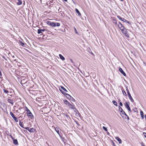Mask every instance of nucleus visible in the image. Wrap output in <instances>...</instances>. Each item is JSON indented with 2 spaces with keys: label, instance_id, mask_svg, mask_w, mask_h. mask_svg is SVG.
<instances>
[{
  "label": "nucleus",
  "instance_id": "1",
  "mask_svg": "<svg viewBox=\"0 0 146 146\" xmlns=\"http://www.w3.org/2000/svg\"><path fill=\"white\" fill-rule=\"evenodd\" d=\"M117 26L119 28L121 31V32L123 34L127 37H129V35L127 31V30L124 27L120 22H119Z\"/></svg>",
  "mask_w": 146,
  "mask_h": 146
},
{
  "label": "nucleus",
  "instance_id": "2",
  "mask_svg": "<svg viewBox=\"0 0 146 146\" xmlns=\"http://www.w3.org/2000/svg\"><path fill=\"white\" fill-rule=\"evenodd\" d=\"M60 91L63 94H64L66 97L69 99L71 101L73 102L75 101V99L73 98L72 97H71L70 95L68 94H66L65 93H64L62 91L60 90Z\"/></svg>",
  "mask_w": 146,
  "mask_h": 146
},
{
  "label": "nucleus",
  "instance_id": "3",
  "mask_svg": "<svg viewBox=\"0 0 146 146\" xmlns=\"http://www.w3.org/2000/svg\"><path fill=\"white\" fill-rule=\"evenodd\" d=\"M10 115H11V116L14 119V120L16 122H17L18 121V120L17 118L16 117H15L14 115V114H13V113L12 112H10Z\"/></svg>",
  "mask_w": 146,
  "mask_h": 146
},
{
  "label": "nucleus",
  "instance_id": "4",
  "mask_svg": "<svg viewBox=\"0 0 146 146\" xmlns=\"http://www.w3.org/2000/svg\"><path fill=\"white\" fill-rule=\"evenodd\" d=\"M27 115L29 116L31 119L34 117L33 115H32L31 112L30 111L28 112H27Z\"/></svg>",
  "mask_w": 146,
  "mask_h": 146
},
{
  "label": "nucleus",
  "instance_id": "5",
  "mask_svg": "<svg viewBox=\"0 0 146 146\" xmlns=\"http://www.w3.org/2000/svg\"><path fill=\"white\" fill-rule=\"evenodd\" d=\"M125 105L126 108H127L128 110L129 111H131L130 108L129 107V105L127 102H126L125 103Z\"/></svg>",
  "mask_w": 146,
  "mask_h": 146
},
{
  "label": "nucleus",
  "instance_id": "6",
  "mask_svg": "<svg viewBox=\"0 0 146 146\" xmlns=\"http://www.w3.org/2000/svg\"><path fill=\"white\" fill-rule=\"evenodd\" d=\"M119 71L124 76H126V74L125 73L121 68H120L119 69Z\"/></svg>",
  "mask_w": 146,
  "mask_h": 146
},
{
  "label": "nucleus",
  "instance_id": "7",
  "mask_svg": "<svg viewBox=\"0 0 146 146\" xmlns=\"http://www.w3.org/2000/svg\"><path fill=\"white\" fill-rule=\"evenodd\" d=\"M121 113H122V115H125L127 117V119H129V117L126 114V113H125V112L123 110H121L120 111Z\"/></svg>",
  "mask_w": 146,
  "mask_h": 146
},
{
  "label": "nucleus",
  "instance_id": "8",
  "mask_svg": "<svg viewBox=\"0 0 146 146\" xmlns=\"http://www.w3.org/2000/svg\"><path fill=\"white\" fill-rule=\"evenodd\" d=\"M16 2L17 5H20L22 3V1L21 0H17Z\"/></svg>",
  "mask_w": 146,
  "mask_h": 146
},
{
  "label": "nucleus",
  "instance_id": "9",
  "mask_svg": "<svg viewBox=\"0 0 146 146\" xmlns=\"http://www.w3.org/2000/svg\"><path fill=\"white\" fill-rule=\"evenodd\" d=\"M7 102L10 103H11L12 105H13L14 104L13 100H11L10 99H8L7 100Z\"/></svg>",
  "mask_w": 146,
  "mask_h": 146
},
{
  "label": "nucleus",
  "instance_id": "10",
  "mask_svg": "<svg viewBox=\"0 0 146 146\" xmlns=\"http://www.w3.org/2000/svg\"><path fill=\"white\" fill-rule=\"evenodd\" d=\"M115 138V139L119 142V143L121 144V140L119 137H116Z\"/></svg>",
  "mask_w": 146,
  "mask_h": 146
},
{
  "label": "nucleus",
  "instance_id": "11",
  "mask_svg": "<svg viewBox=\"0 0 146 146\" xmlns=\"http://www.w3.org/2000/svg\"><path fill=\"white\" fill-rule=\"evenodd\" d=\"M68 106L69 107L72 109H76L74 108V106L70 104L69 105H68Z\"/></svg>",
  "mask_w": 146,
  "mask_h": 146
},
{
  "label": "nucleus",
  "instance_id": "12",
  "mask_svg": "<svg viewBox=\"0 0 146 146\" xmlns=\"http://www.w3.org/2000/svg\"><path fill=\"white\" fill-rule=\"evenodd\" d=\"M75 11H76V12H77V14H78V15L79 16H81V13L80 12L79 10L77 9H76H76Z\"/></svg>",
  "mask_w": 146,
  "mask_h": 146
},
{
  "label": "nucleus",
  "instance_id": "13",
  "mask_svg": "<svg viewBox=\"0 0 146 146\" xmlns=\"http://www.w3.org/2000/svg\"><path fill=\"white\" fill-rule=\"evenodd\" d=\"M35 131V129L34 128H30V129H29V132H30L33 133Z\"/></svg>",
  "mask_w": 146,
  "mask_h": 146
},
{
  "label": "nucleus",
  "instance_id": "14",
  "mask_svg": "<svg viewBox=\"0 0 146 146\" xmlns=\"http://www.w3.org/2000/svg\"><path fill=\"white\" fill-rule=\"evenodd\" d=\"M59 56L60 57V58L63 60H64L65 59L64 58L61 54H59Z\"/></svg>",
  "mask_w": 146,
  "mask_h": 146
},
{
  "label": "nucleus",
  "instance_id": "15",
  "mask_svg": "<svg viewBox=\"0 0 146 146\" xmlns=\"http://www.w3.org/2000/svg\"><path fill=\"white\" fill-rule=\"evenodd\" d=\"M128 97L129 99L130 100L131 102H134V100L133 99L132 97H131V95H129V96H128Z\"/></svg>",
  "mask_w": 146,
  "mask_h": 146
},
{
  "label": "nucleus",
  "instance_id": "16",
  "mask_svg": "<svg viewBox=\"0 0 146 146\" xmlns=\"http://www.w3.org/2000/svg\"><path fill=\"white\" fill-rule=\"evenodd\" d=\"M13 143L15 145H18V142L17 139H13Z\"/></svg>",
  "mask_w": 146,
  "mask_h": 146
},
{
  "label": "nucleus",
  "instance_id": "17",
  "mask_svg": "<svg viewBox=\"0 0 146 146\" xmlns=\"http://www.w3.org/2000/svg\"><path fill=\"white\" fill-rule=\"evenodd\" d=\"M63 102L66 104L68 105L70 104L66 100H64Z\"/></svg>",
  "mask_w": 146,
  "mask_h": 146
},
{
  "label": "nucleus",
  "instance_id": "18",
  "mask_svg": "<svg viewBox=\"0 0 146 146\" xmlns=\"http://www.w3.org/2000/svg\"><path fill=\"white\" fill-rule=\"evenodd\" d=\"M46 23L48 25L51 26L52 23V22H51V21H46Z\"/></svg>",
  "mask_w": 146,
  "mask_h": 146
},
{
  "label": "nucleus",
  "instance_id": "19",
  "mask_svg": "<svg viewBox=\"0 0 146 146\" xmlns=\"http://www.w3.org/2000/svg\"><path fill=\"white\" fill-rule=\"evenodd\" d=\"M27 82V81H26V82H25L24 79L22 80L21 82V84L22 85L23 84H24L25 83H26Z\"/></svg>",
  "mask_w": 146,
  "mask_h": 146
},
{
  "label": "nucleus",
  "instance_id": "20",
  "mask_svg": "<svg viewBox=\"0 0 146 146\" xmlns=\"http://www.w3.org/2000/svg\"><path fill=\"white\" fill-rule=\"evenodd\" d=\"M112 102L113 103V104L115 105L116 106H117V104L116 102L115 101L113 100L112 101Z\"/></svg>",
  "mask_w": 146,
  "mask_h": 146
},
{
  "label": "nucleus",
  "instance_id": "21",
  "mask_svg": "<svg viewBox=\"0 0 146 146\" xmlns=\"http://www.w3.org/2000/svg\"><path fill=\"white\" fill-rule=\"evenodd\" d=\"M55 130L58 134L59 135L58 128V127H56L55 128Z\"/></svg>",
  "mask_w": 146,
  "mask_h": 146
},
{
  "label": "nucleus",
  "instance_id": "22",
  "mask_svg": "<svg viewBox=\"0 0 146 146\" xmlns=\"http://www.w3.org/2000/svg\"><path fill=\"white\" fill-rule=\"evenodd\" d=\"M122 21L124 22H127V23H129V22L127 21L124 18H123L122 19Z\"/></svg>",
  "mask_w": 146,
  "mask_h": 146
},
{
  "label": "nucleus",
  "instance_id": "23",
  "mask_svg": "<svg viewBox=\"0 0 146 146\" xmlns=\"http://www.w3.org/2000/svg\"><path fill=\"white\" fill-rule=\"evenodd\" d=\"M60 23H55V27L56 26L59 27V26H60Z\"/></svg>",
  "mask_w": 146,
  "mask_h": 146
},
{
  "label": "nucleus",
  "instance_id": "24",
  "mask_svg": "<svg viewBox=\"0 0 146 146\" xmlns=\"http://www.w3.org/2000/svg\"><path fill=\"white\" fill-rule=\"evenodd\" d=\"M140 114L141 116V117H142L143 118V111H141Z\"/></svg>",
  "mask_w": 146,
  "mask_h": 146
},
{
  "label": "nucleus",
  "instance_id": "25",
  "mask_svg": "<svg viewBox=\"0 0 146 146\" xmlns=\"http://www.w3.org/2000/svg\"><path fill=\"white\" fill-rule=\"evenodd\" d=\"M19 125H20V126L21 127H23V123L22 122H21V121H20Z\"/></svg>",
  "mask_w": 146,
  "mask_h": 146
},
{
  "label": "nucleus",
  "instance_id": "26",
  "mask_svg": "<svg viewBox=\"0 0 146 146\" xmlns=\"http://www.w3.org/2000/svg\"><path fill=\"white\" fill-rule=\"evenodd\" d=\"M4 92L6 94H8L9 92V91L8 90H5L4 89H3Z\"/></svg>",
  "mask_w": 146,
  "mask_h": 146
},
{
  "label": "nucleus",
  "instance_id": "27",
  "mask_svg": "<svg viewBox=\"0 0 146 146\" xmlns=\"http://www.w3.org/2000/svg\"><path fill=\"white\" fill-rule=\"evenodd\" d=\"M122 92L124 95L125 96H126L127 95L126 93L124 90H122Z\"/></svg>",
  "mask_w": 146,
  "mask_h": 146
},
{
  "label": "nucleus",
  "instance_id": "28",
  "mask_svg": "<svg viewBox=\"0 0 146 146\" xmlns=\"http://www.w3.org/2000/svg\"><path fill=\"white\" fill-rule=\"evenodd\" d=\"M19 44L22 46H23L24 45V44L20 41H19Z\"/></svg>",
  "mask_w": 146,
  "mask_h": 146
},
{
  "label": "nucleus",
  "instance_id": "29",
  "mask_svg": "<svg viewBox=\"0 0 146 146\" xmlns=\"http://www.w3.org/2000/svg\"><path fill=\"white\" fill-rule=\"evenodd\" d=\"M41 33H42V31L40 30V29H38V34H40Z\"/></svg>",
  "mask_w": 146,
  "mask_h": 146
},
{
  "label": "nucleus",
  "instance_id": "30",
  "mask_svg": "<svg viewBox=\"0 0 146 146\" xmlns=\"http://www.w3.org/2000/svg\"><path fill=\"white\" fill-rule=\"evenodd\" d=\"M61 89H62V90H64L66 92H67V90H66L65 88L61 86Z\"/></svg>",
  "mask_w": 146,
  "mask_h": 146
},
{
  "label": "nucleus",
  "instance_id": "31",
  "mask_svg": "<svg viewBox=\"0 0 146 146\" xmlns=\"http://www.w3.org/2000/svg\"><path fill=\"white\" fill-rule=\"evenodd\" d=\"M102 128L105 131H107V129L105 127L103 126Z\"/></svg>",
  "mask_w": 146,
  "mask_h": 146
},
{
  "label": "nucleus",
  "instance_id": "32",
  "mask_svg": "<svg viewBox=\"0 0 146 146\" xmlns=\"http://www.w3.org/2000/svg\"><path fill=\"white\" fill-rule=\"evenodd\" d=\"M117 18H118L120 20H121L122 21V19L123 18H122L120 16H118L117 17Z\"/></svg>",
  "mask_w": 146,
  "mask_h": 146
},
{
  "label": "nucleus",
  "instance_id": "33",
  "mask_svg": "<svg viewBox=\"0 0 146 146\" xmlns=\"http://www.w3.org/2000/svg\"><path fill=\"white\" fill-rule=\"evenodd\" d=\"M55 23H54V22H52L51 26L53 27H55Z\"/></svg>",
  "mask_w": 146,
  "mask_h": 146
},
{
  "label": "nucleus",
  "instance_id": "34",
  "mask_svg": "<svg viewBox=\"0 0 146 146\" xmlns=\"http://www.w3.org/2000/svg\"><path fill=\"white\" fill-rule=\"evenodd\" d=\"M113 23L115 24V25H118L116 21L115 20H114V21L113 22Z\"/></svg>",
  "mask_w": 146,
  "mask_h": 146
},
{
  "label": "nucleus",
  "instance_id": "35",
  "mask_svg": "<svg viewBox=\"0 0 146 146\" xmlns=\"http://www.w3.org/2000/svg\"><path fill=\"white\" fill-rule=\"evenodd\" d=\"M74 31H75V33L76 34H78V33L77 31V30H76V28L74 27Z\"/></svg>",
  "mask_w": 146,
  "mask_h": 146
},
{
  "label": "nucleus",
  "instance_id": "36",
  "mask_svg": "<svg viewBox=\"0 0 146 146\" xmlns=\"http://www.w3.org/2000/svg\"><path fill=\"white\" fill-rule=\"evenodd\" d=\"M119 110H120V111H121V110H123L122 109V108L120 106H119Z\"/></svg>",
  "mask_w": 146,
  "mask_h": 146
},
{
  "label": "nucleus",
  "instance_id": "37",
  "mask_svg": "<svg viewBox=\"0 0 146 146\" xmlns=\"http://www.w3.org/2000/svg\"><path fill=\"white\" fill-rule=\"evenodd\" d=\"M26 111L27 112L30 111L29 110L27 107H26Z\"/></svg>",
  "mask_w": 146,
  "mask_h": 146
},
{
  "label": "nucleus",
  "instance_id": "38",
  "mask_svg": "<svg viewBox=\"0 0 146 146\" xmlns=\"http://www.w3.org/2000/svg\"><path fill=\"white\" fill-rule=\"evenodd\" d=\"M27 130H28L29 131V129H30V128L29 127H27L26 128H25Z\"/></svg>",
  "mask_w": 146,
  "mask_h": 146
},
{
  "label": "nucleus",
  "instance_id": "39",
  "mask_svg": "<svg viewBox=\"0 0 146 146\" xmlns=\"http://www.w3.org/2000/svg\"><path fill=\"white\" fill-rule=\"evenodd\" d=\"M75 122H76V124L78 125L79 126L80 125L79 124L78 122L77 121H75Z\"/></svg>",
  "mask_w": 146,
  "mask_h": 146
},
{
  "label": "nucleus",
  "instance_id": "40",
  "mask_svg": "<svg viewBox=\"0 0 146 146\" xmlns=\"http://www.w3.org/2000/svg\"><path fill=\"white\" fill-rule=\"evenodd\" d=\"M143 134L144 135V136L146 138V133H145V132H144L143 133Z\"/></svg>",
  "mask_w": 146,
  "mask_h": 146
},
{
  "label": "nucleus",
  "instance_id": "41",
  "mask_svg": "<svg viewBox=\"0 0 146 146\" xmlns=\"http://www.w3.org/2000/svg\"><path fill=\"white\" fill-rule=\"evenodd\" d=\"M126 90L127 92H129L127 87H126Z\"/></svg>",
  "mask_w": 146,
  "mask_h": 146
},
{
  "label": "nucleus",
  "instance_id": "42",
  "mask_svg": "<svg viewBox=\"0 0 146 146\" xmlns=\"http://www.w3.org/2000/svg\"><path fill=\"white\" fill-rule=\"evenodd\" d=\"M119 104L121 106H123V104H122V103L121 102H120V103H119Z\"/></svg>",
  "mask_w": 146,
  "mask_h": 146
},
{
  "label": "nucleus",
  "instance_id": "43",
  "mask_svg": "<svg viewBox=\"0 0 146 146\" xmlns=\"http://www.w3.org/2000/svg\"><path fill=\"white\" fill-rule=\"evenodd\" d=\"M40 30L41 31H42H42L44 32V31H45V29H41Z\"/></svg>",
  "mask_w": 146,
  "mask_h": 146
},
{
  "label": "nucleus",
  "instance_id": "44",
  "mask_svg": "<svg viewBox=\"0 0 146 146\" xmlns=\"http://www.w3.org/2000/svg\"><path fill=\"white\" fill-rule=\"evenodd\" d=\"M10 136L11 137L12 139L13 140V139H14V138L11 136V135Z\"/></svg>",
  "mask_w": 146,
  "mask_h": 146
},
{
  "label": "nucleus",
  "instance_id": "45",
  "mask_svg": "<svg viewBox=\"0 0 146 146\" xmlns=\"http://www.w3.org/2000/svg\"><path fill=\"white\" fill-rule=\"evenodd\" d=\"M10 136L11 137L12 139L13 140V139H14V138L11 136V135Z\"/></svg>",
  "mask_w": 146,
  "mask_h": 146
},
{
  "label": "nucleus",
  "instance_id": "46",
  "mask_svg": "<svg viewBox=\"0 0 146 146\" xmlns=\"http://www.w3.org/2000/svg\"><path fill=\"white\" fill-rule=\"evenodd\" d=\"M10 136L11 137L12 139L13 140V139H14V138L11 136V135Z\"/></svg>",
  "mask_w": 146,
  "mask_h": 146
},
{
  "label": "nucleus",
  "instance_id": "47",
  "mask_svg": "<svg viewBox=\"0 0 146 146\" xmlns=\"http://www.w3.org/2000/svg\"><path fill=\"white\" fill-rule=\"evenodd\" d=\"M127 93L128 94V96H129V95H131V94H130L129 92H127Z\"/></svg>",
  "mask_w": 146,
  "mask_h": 146
},
{
  "label": "nucleus",
  "instance_id": "48",
  "mask_svg": "<svg viewBox=\"0 0 146 146\" xmlns=\"http://www.w3.org/2000/svg\"><path fill=\"white\" fill-rule=\"evenodd\" d=\"M2 75V74L1 73V69H0V76H1Z\"/></svg>",
  "mask_w": 146,
  "mask_h": 146
},
{
  "label": "nucleus",
  "instance_id": "49",
  "mask_svg": "<svg viewBox=\"0 0 146 146\" xmlns=\"http://www.w3.org/2000/svg\"><path fill=\"white\" fill-rule=\"evenodd\" d=\"M72 1H73V3H74V4H76V3H75V1H74L73 0H72Z\"/></svg>",
  "mask_w": 146,
  "mask_h": 146
},
{
  "label": "nucleus",
  "instance_id": "50",
  "mask_svg": "<svg viewBox=\"0 0 146 146\" xmlns=\"http://www.w3.org/2000/svg\"><path fill=\"white\" fill-rule=\"evenodd\" d=\"M113 144L114 146L115 143L113 142Z\"/></svg>",
  "mask_w": 146,
  "mask_h": 146
},
{
  "label": "nucleus",
  "instance_id": "51",
  "mask_svg": "<svg viewBox=\"0 0 146 146\" xmlns=\"http://www.w3.org/2000/svg\"><path fill=\"white\" fill-rule=\"evenodd\" d=\"M70 60L72 62H73V60L71 59H70Z\"/></svg>",
  "mask_w": 146,
  "mask_h": 146
},
{
  "label": "nucleus",
  "instance_id": "52",
  "mask_svg": "<svg viewBox=\"0 0 146 146\" xmlns=\"http://www.w3.org/2000/svg\"><path fill=\"white\" fill-rule=\"evenodd\" d=\"M15 56H12V57L13 58H15Z\"/></svg>",
  "mask_w": 146,
  "mask_h": 146
},
{
  "label": "nucleus",
  "instance_id": "53",
  "mask_svg": "<svg viewBox=\"0 0 146 146\" xmlns=\"http://www.w3.org/2000/svg\"><path fill=\"white\" fill-rule=\"evenodd\" d=\"M107 133L108 134H109V133L108 132Z\"/></svg>",
  "mask_w": 146,
  "mask_h": 146
},
{
  "label": "nucleus",
  "instance_id": "54",
  "mask_svg": "<svg viewBox=\"0 0 146 146\" xmlns=\"http://www.w3.org/2000/svg\"><path fill=\"white\" fill-rule=\"evenodd\" d=\"M145 118L146 119V115H145Z\"/></svg>",
  "mask_w": 146,
  "mask_h": 146
},
{
  "label": "nucleus",
  "instance_id": "55",
  "mask_svg": "<svg viewBox=\"0 0 146 146\" xmlns=\"http://www.w3.org/2000/svg\"><path fill=\"white\" fill-rule=\"evenodd\" d=\"M142 146H145V145H142Z\"/></svg>",
  "mask_w": 146,
  "mask_h": 146
},
{
  "label": "nucleus",
  "instance_id": "56",
  "mask_svg": "<svg viewBox=\"0 0 146 146\" xmlns=\"http://www.w3.org/2000/svg\"><path fill=\"white\" fill-rule=\"evenodd\" d=\"M121 1H123V0H120Z\"/></svg>",
  "mask_w": 146,
  "mask_h": 146
},
{
  "label": "nucleus",
  "instance_id": "57",
  "mask_svg": "<svg viewBox=\"0 0 146 146\" xmlns=\"http://www.w3.org/2000/svg\"><path fill=\"white\" fill-rule=\"evenodd\" d=\"M80 146L79 145V146Z\"/></svg>",
  "mask_w": 146,
  "mask_h": 146
}]
</instances>
